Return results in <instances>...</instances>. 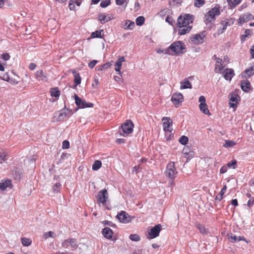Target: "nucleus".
Segmentation results:
<instances>
[{"mask_svg":"<svg viewBox=\"0 0 254 254\" xmlns=\"http://www.w3.org/2000/svg\"><path fill=\"white\" fill-rule=\"evenodd\" d=\"M62 246L65 249L70 247L72 250H73L78 247L77 242V240L74 238L67 239L62 243Z\"/></svg>","mask_w":254,"mask_h":254,"instance_id":"nucleus-9","label":"nucleus"},{"mask_svg":"<svg viewBox=\"0 0 254 254\" xmlns=\"http://www.w3.org/2000/svg\"><path fill=\"white\" fill-rule=\"evenodd\" d=\"M0 78L6 81H9L10 79L9 76L7 73L5 74H3V76H0Z\"/></svg>","mask_w":254,"mask_h":254,"instance_id":"nucleus-55","label":"nucleus"},{"mask_svg":"<svg viewBox=\"0 0 254 254\" xmlns=\"http://www.w3.org/2000/svg\"><path fill=\"white\" fill-rule=\"evenodd\" d=\"M183 153L184 154L185 157L187 159V161L190 160L194 156V152L191 151L190 148L188 146H186L184 148Z\"/></svg>","mask_w":254,"mask_h":254,"instance_id":"nucleus-17","label":"nucleus"},{"mask_svg":"<svg viewBox=\"0 0 254 254\" xmlns=\"http://www.w3.org/2000/svg\"><path fill=\"white\" fill-rule=\"evenodd\" d=\"M129 239L133 241L137 242L140 239L139 235L137 234H131L129 235Z\"/></svg>","mask_w":254,"mask_h":254,"instance_id":"nucleus-48","label":"nucleus"},{"mask_svg":"<svg viewBox=\"0 0 254 254\" xmlns=\"http://www.w3.org/2000/svg\"><path fill=\"white\" fill-rule=\"evenodd\" d=\"M194 17L190 14H184L180 15L178 18V25H184L186 26H190V24L193 23Z\"/></svg>","mask_w":254,"mask_h":254,"instance_id":"nucleus-2","label":"nucleus"},{"mask_svg":"<svg viewBox=\"0 0 254 254\" xmlns=\"http://www.w3.org/2000/svg\"><path fill=\"white\" fill-rule=\"evenodd\" d=\"M162 121H164L163 124L164 130L166 132L167 131L171 132L173 130L172 128L171 127L172 125V121H171L169 118L165 117L162 118Z\"/></svg>","mask_w":254,"mask_h":254,"instance_id":"nucleus-14","label":"nucleus"},{"mask_svg":"<svg viewBox=\"0 0 254 254\" xmlns=\"http://www.w3.org/2000/svg\"><path fill=\"white\" fill-rule=\"evenodd\" d=\"M104 35L103 30H96L91 33V36L93 38H102Z\"/></svg>","mask_w":254,"mask_h":254,"instance_id":"nucleus-29","label":"nucleus"},{"mask_svg":"<svg viewBox=\"0 0 254 254\" xmlns=\"http://www.w3.org/2000/svg\"><path fill=\"white\" fill-rule=\"evenodd\" d=\"M241 87L244 92H248L251 88L250 82L248 80H243L241 82Z\"/></svg>","mask_w":254,"mask_h":254,"instance_id":"nucleus-22","label":"nucleus"},{"mask_svg":"<svg viewBox=\"0 0 254 254\" xmlns=\"http://www.w3.org/2000/svg\"><path fill=\"white\" fill-rule=\"evenodd\" d=\"M228 239H229L230 242L232 243H235L240 241H244L248 243V242L246 240V238L244 236L238 237L236 235H234L232 233L228 234Z\"/></svg>","mask_w":254,"mask_h":254,"instance_id":"nucleus-16","label":"nucleus"},{"mask_svg":"<svg viewBox=\"0 0 254 254\" xmlns=\"http://www.w3.org/2000/svg\"><path fill=\"white\" fill-rule=\"evenodd\" d=\"M134 27V22L129 20H125V23L122 26V27L125 30H132Z\"/></svg>","mask_w":254,"mask_h":254,"instance_id":"nucleus-25","label":"nucleus"},{"mask_svg":"<svg viewBox=\"0 0 254 254\" xmlns=\"http://www.w3.org/2000/svg\"><path fill=\"white\" fill-rule=\"evenodd\" d=\"M170 51H171V49L170 48V46H169L168 48L164 49V53L165 54L173 55L172 54L170 53Z\"/></svg>","mask_w":254,"mask_h":254,"instance_id":"nucleus-63","label":"nucleus"},{"mask_svg":"<svg viewBox=\"0 0 254 254\" xmlns=\"http://www.w3.org/2000/svg\"><path fill=\"white\" fill-rule=\"evenodd\" d=\"M103 236L107 239H111L113 237V232L109 227H105L102 230Z\"/></svg>","mask_w":254,"mask_h":254,"instance_id":"nucleus-19","label":"nucleus"},{"mask_svg":"<svg viewBox=\"0 0 254 254\" xmlns=\"http://www.w3.org/2000/svg\"><path fill=\"white\" fill-rule=\"evenodd\" d=\"M98 61L96 60H93L89 63L88 64V66L90 68H93L95 64L97 63Z\"/></svg>","mask_w":254,"mask_h":254,"instance_id":"nucleus-56","label":"nucleus"},{"mask_svg":"<svg viewBox=\"0 0 254 254\" xmlns=\"http://www.w3.org/2000/svg\"><path fill=\"white\" fill-rule=\"evenodd\" d=\"M223 195L221 193H219L215 197V200L220 201L223 198Z\"/></svg>","mask_w":254,"mask_h":254,"instance_id":"nucleus-62","label":"nucleus"},{"mask_svg":"<svg viewBox=\"0 0 254 254\" xmlns=\"http://www.w3.org/2000/svg\"><path fill=\"white\" fill-rule=\"evenodd\" d=\"M224 78L228 81H231L235 75L234 70L232 68H227L222 72Z\"/></svg>","mask_w":254,"mask_h":254,"instance_id":"nucleus-15","label":"nucleus"},{"mask_svg":"<svg viewBox=\"0 0 254 254\" xmlns=\"http://www.w3.org/2000/svg\"><path fill=\"white\" fill-rule=\"evenodd\" d=\"M188 137L185 135H183L179 138V142L182 145H186L188 143Z\"/></svg>","mask_w":254,"mask_h":254,"instance_id":"nucleus-43","label":"nucleus"},{"mask_svg":"<svg viewBox=\"0 0 254 254\" xmlns=\"http://www.w3.org/2000/svg\"><path fill=\"white\" fill-rule=\"evenodd\" d=\"M7 155V154L5 152H0V163L1 164L5 162L7 160L6 157Z\"/></svg>","mask_w":254,"mask_h":254,"instance_id":"nucleus-42","label":"nucleus"},{"mask_svg":"<svg viewBox=\"0 0 254 254\" xmlns=\"http://www.w3.org/2000/svg\"><path fill=\"white\" fill-rule=\"evenodd\" d=\"M162 226L161 224H157L151 228L148 232L149 239H152L156 238L159 235L160 232L161 230Z\"/></svg>","mask_w":254,"mask_h":254,"instance_id":"nucleus-10","label":"nucleus"},{"mask_svg":"<svg viewBox=\"0 0 254 254\" xmlns=\"http://www.w3.org/2000/svg\"><path fill=\"white\" fill-rule=\"evenodd\" d=\"M177 171L175 166L174 162H170L166 166V170L165 172V176L173 181L176 177Z\"/></svg>","mask_w":254,"mask_h":254,"instance_id":"nucleus-5","label":"nucleus"},{"mask_svg":"<svg viewBox=\"0 0 254 254\" xmlns=\"http://www.w3.org/2000/svg\"><path fill=\"white\" fill-rule=\"evenodd\" d=\"M227 1L231 7H234L240 3L242 0H227Z\"/></svg>","mask_w":254,"mask_h":254,"instance_id":"nucleus-38","label":"nucleus"},{"mask_svg":"<svg viewBox=\"0 0 254 254\" xmlns=\"http://www.w3.org/2000/svg\"><path fill=\"white\" fill-rule=\"evenodd\" d=\"M145 21V18L143 16H140L136 18V24L138 26H141L143 24Z\"/></svg>","mask_w":254,"mask_h":254,"instance_id":"nucleus-40","label":"nucleus"},{"mask_svg":"<svg viewBox=\"0 0 254 254\" xmlns=\"http://www.w3.org/2000/svg\"><path fill=\"white\" fill-rule=\"evenodd\" d=\"M227 171V167L226 166H223L220 169V173L224 174L226 173Z\"/></svg>","mask_w":254,"mask_h":254,"instance_id":"nucleus-61","label":"nucleus"},{"mask_svg":"<svg viewBox=\"0 0 254 254\" xmlns=\"http://www.w3.org/2000/svg\"><path fill=\"white\" fill-rule=\"evenodd\" d=\"M73 74H74V83L75 84L74 87H76L77 85L80 84L81 77H80L79 73L76 72L75 71L73 72Z\"/></svg>","mask_w":254,"mask_h":254,"instance_id":"nucleus-32","label":"nucleus"},{"mask_svg":"<svg viewBox=\"0 0 254 254\" xmlns=\"http://www.w3.org/2000/svg\"><path fill=\"white\" fill-rule=\"evenodd\" d=\"M254 204V197H251L247 202L248 206L251 208L252 206Z\"/></svg>","mask_w":254,"mask_h":254,"instance_id":"nucleus-54","label":"nucleus"},{"mask_svg":"<svg viewBox=\"0 0 254 254\" xmlns=\"http://www.w3.org/2000/svg\"><path fill=\"white\" fill-rule=\"evenodd\" d=\"M236 144L235 142L231 140H226L223 146L225 148L233 147Z\"/></svg>","mask_w":254,"mask_h":254,"instance_id":"nucleus-39","label":"nucleus"},{"mask_svg":"<svg viewBox=\"0 0 254 254\" xmlns=\"http://www.w3.org/2000/svg\"><path fill=\"white\" fill-rule=\"evenodd\" d=\"M179 27L178 34L180 35H183L186 34L190 32L192 29V26H186L184 25H178Z\"/></svg>","mask_w":254,"mask_h":254,"instance_id":"nucleus-18","label":"nucleus"},{"mask_svg":"<svg viewBox=\"0 0 254 254\" xmlns=\"http://www.w3.org/2000/svg\"><path fill=\"white\" fill-rule=\"evenodd\" d=\"M196 226L201 234H207V230L203 225L198 223L196 225Z\"/></svg>","mask_w":254,"mask_h":254,"instance_id":"nucleus-37","label":"nucleus"},{"mask_svg":"<svg viewBox=\"0 0 254 254\" xmlns=\"http://www.w3.org/2000/svg\"><path fill=\"white\" fill-rule=\"evenodd\" d=\"M243 16L245 18V20H246L247 22L254 19V16L250 13H247L243 15Z\"/></svg>","mask_w":254,"mask_h":254,"instance_id":"nucleus-45","label":"nucleus"},{"mask_svg":"<svg viewBox=\"0 0 254 254\" xmlns=\"http://www.w3.org/2000/svg\"><path fill=\"white\" fill-rule=\"evenodd\" d=\"M36 67V65L34 63H30L29 65V68L31 70H34Z\"/></svg>","mask_w":254,"mask_h":254,"instance_id":"nucleus-64","label":"nucleus"},{"mask_svg":"<svg viewBox=\"0 0 254 254\" xmlns=\"http://www.w3.org/2000/svg\"><path fill=\"white\" fill-rule=\"evenodd\" d=\"M110 3V0H103L100 3V6L103 8H105L107 7Z\"/></svg>","mask_w":254,"mask_h":254,"instance_id":"nucleus-49","label":"nucleus"},{"mask_svg":"<svg viewBox=\"0 0 254 254\" xmlns=\"http://www.w3.org/2000/svg\"><path fill=\"white\" fill-rule=\"evenodd\" d=\"M199 102H200V104H206V100L205 98L203 96H201L199 98Z\"/></svg>","mask_w":254,"mask_h":254,"instance_id":"nucleus-60","label":"nucleus"},{"mask_svg":"<svg viewBox=\"0 0 254 254\" xmlns=\"http://www.w3.org/2000/svg\"><path fill=\"white\" fill-rule=\"evenodd\" d=\"M228 167L235 169L237 167V161L235 159L231 160L227 164Z\"/></svg>","mask_w":254,"mask_h":254,"instance_id":"nucleus-46","label":"nucleus"},{"mask_svg":"<svg viewBox=\"0 0 254 254\" xmlns=\"http://www.w3.org/2000/svg\"><path fill=\"white\" fill-rule=\"evenodd\" d=\"M36 76L37 78L42 80L47 81L48 80L46 75L42 70L37 71L36 73Z\"/></svg>","mask_w":254,"mask_h":254,"instance_id":"nucleus-30","label":"nucleus"},{"mask_svg":"<svg viewBox=\"0 0 254 254\" xmlns=\"http://www.w3.org/2000/svg\"><path fill=\"white\" fill-rule=\"evenodd\" d=\"M238 98H240V97H239L238 95L233 94L231 95V97H230L229 101L235 103H231L230 102H229L230 106L231 107L235 108L237 106Z\"/></svg>","mask_w":254,"mask_h":254,"instance_id":"nucleus-26","label":"nucleus"},{"mask_svg":"<svg viewBox=\"0 0 254 254\" xmlns=\"http://www.w3.org/2000/svg\"><path fill=\"white\" fill-rule=\"evenodd\" d=\"M102 223L104 225H107L113 228H115L116 227V224L113 223L112 222L108 221V220H104L102 222Z\"/></svg>","mask_w":254,"mask_h":254,"instance_id":"nucleus-50","label":"nucleus"},{"mask_svg":"<svg viewBox=\"0 0 254 254\" xmlns=\"http://www.w3.org/2000/svg\"><path fill=\"white\" fill-rule=\"evenodd\" d=\"M220 6L217 4L215 7L209 10L205 16V22L206 23L211 22L215 19V16L220 15Z\"/></svg>","mask_w":254,"mask_h":254,"instance_id":"nucleus-1","label":"nucleus"},{"mask_svg":"<svg viewBox=\"0 0 254 254\" xmlns=\"http://www.w3.org/2000/svg\"><path fill=\"white\" fill-rule=\"evenodd\" d=\"M199 108H200V110L204 114L208 115H210L209 111L207 108V106L206 104H202V103L200 104H199Z\"/></svg>","mask_w":254,"mask_h":254,"instance_id":"nucleus-33","label":"nucleus"},{"mask_svg":"<svg viewBox=\"0 0 254 254\" xmlns=\"http://www.w3.org/2000/svg\"><path fill=\"white\" fill-rule=\"evenodd\" d=\"M245 33V34L241 36V39L242 42L245 41L246 38L248 37L249 35H250V31L248 29L246 30Z\"/></svg>","mask_w":254,"mask_h":254,"instance_id":"nucleus-52","label":"nucleus"},{"mask_svg":"<svg viewBox=\"0 0 254 254\" xmlns=\"http://www.w3.org/2000/svg\"><path fill=\"white\" fill-rule=\"evenodd\" d=\"M51 95L58 99L60 96L61 92L57 87L51 88L50 90Z\"/></svg>","mask_w":254,"mask_h":254,"instance_id":"nucleus-31","label":"nucleus"},{"mask_svg":"<svg viewBox=\"0 0 254 254\" xmlns=\"http://www.w3.org/2000/svg\"><path fill=\"white\" fill-rule=\"evenodd\" d=\"M181 89H191L192 85L191 83L189 81L188 78H185L184 81L181 82Z\"/></svg>","mask_w":254,"mask_h":254,"instance_id":"nucleus-27","label":"nucleus"},{"mask_svg":"<svg viewBox=\"0 0 254 254\" xmlns=\"http://www.w3.org/2000/svg\"><path fill=\"white\" fill-rule=\"evenodd\" d=\"M73 97L75 99V103L78 108L84 109L85 108L93 107V104L87 103L85 100L81 99L76 94H74Z\"/></svg>","mask_w":254,"mask_h":254,"instance_id":"nucleus-7","label":"nucleus"},{"mask_svg":"<svg viewBox=\"0 0 254 254\" xmlns=\"http://www.w3.org/2000/svg\"><path fill=\"white\" fill-rule=\"evenodd\" d=\"M165 20H166V22L168 23L170 25H173V23L174 20L172 17L167 16Z\"/></svg>","mask_w":254,"mask_h":254,"instance_id":"nucleus-57","label":"nucleus"},{"mask_svg":"<svg viewBox=\"0 0 254 254\" xmlns=\"http://www.w3.org/2000/svg\"><path fill=\"white\" fill-rule=\"evenodd\" d=\"M112 65V64H111L109 62L106 63L101 66H100V67L98 68V70H103L104 69H107L108 68L110 67Z\"/></svg>","mask_w":254,"mask_h":254,"instance_id":"nucleus-47","label":"nucleus"},{"mask_svg":"<svg viewBox=\"0 0 254 254\" xmlns=\"http://www.w3.org/2000/svg\"><path fill=\"white\" fill-rule=\"evenodd\" d=\"M62 147L63 149H68L69 147L70 144L68 141L64 140L62 143Z\"/></svg>","mask_w":254,"mask_h":254,"instance_id":"nucleus-53","label":"nucleus"},{"mask_svg":"<svg viewBox=\"0 0 254 254\" xmlns=\"http://www.w3.org/2000/svg\"><path fill=\"white\" fill-rule=\"evenodd\" d=\"M221 24L222 25L223 27L222 28L218 30V34H221L224 32V31L226 30V28L228 25V22L227 21H222L221 22Z\"/></svg>","mask_w":254,"mask_h":254,"instance_id":"nucleus-35","label":"nucleus"},{"mask_svg":"<svg viewBox=\"0 0 254 254\" xmlns=\"http://www.w3.org/2000/svg\"><path fill=\"white\" fill-rule=\"evenodd\" d=\"M254 74V67L252 66L249 68L246 69L242 73L241 75L243 78H247L252 76Z\"/></svg>","mask_w":254,"mask_h":254,"instance_id":"nucleus-21","label":"nucleus"},{"mask_svg":"<svg viewBox=\"0 0 254 254\" xmlns=\"http://www.w3.org/2000/svg\"><path fill=\"white\" fill-rule=\"evenodd\" d=\"M21 242L23 246L27 247L31 245V241L27 238L23 237L21 239Z\"/></svg>","mask_w":254,"mask_h":254,"instance_id":"nucleus-36","label":"nucleus"},{"mask_svg":"<svg viewBox=\"0 0 254 254\" xmlns=\"http://www.w3.org/2000/svg\"><path fill=\"white\" fill-rule=\"evenodd\" d=\"M171 101L176 107H178L180 103L184 101L183 95L181 93H174L172 96Z\"/></svg>","mask_w":254,"mask_h":254,"instance_id":"nucleus-12","label":"nucleus"},{"mask_svg":"<svg viewBox=\"0 0 254 254\" xmlns=\"http://www.w3.org/2000/svg\"><path fill=\"white\" fill-rule=\"evenodd\" d=\"M11 185V181L10 180H6L4 182L0 183V189L4 190L6 189Z\"/></svg>","mask_w":254,"mask_h":254,"instance_id":"nucleus-28","label":"nucleus"},{"mask_svg":"<svg viewBox=\"0 0 254 254\" xmlns=\"http://www.w3.org/2000/svg\"><path fill=\"white\" fill-rule=\"evenodd\" d=\"M102 166V162L100 160H96L92 165V169L94 171H97Z\"/></svg>","mask_w":254,"mask_h":254,"instance_id":"nucleus-34","label":"nucleus"},{"mask_svg":"<svg viewBox=\"0 0 254 254\" xmlns=\"http://www.w3.org/2000/svg\"><path fill=\"white\" fill-rule=\"evenodd\" d=\"M54 234V233L52 231H49L48 232L45 233L43 234V238L46 240L50 237H53Z\"/></svg>","mask_w":254,"mask_h":254,"instance_id":"nucleus-51","label":"nucleus"},{"mask_svg":"<svg viewBox=\"0 0 254 254\" xmlns=\"http://www.w3.org/2000/svg\"><path fill=\"white\" fill-rule=\"evenodd\" d=\"M116 218L120 222L123 223H127L131 220L130 215L125 211H121V212L116 216Z\"/></svg>","mask_w":254,"mask_h":254,"instance_id":"nucleus-11","label":"nucleus"},{"mask_svg":"<svg viewBox=\"0 0 254 254\" xmlns=\"http://www.w3.org/2000/svg\"><path fill=\"white\" fill-rule=\"evenodd\" d=\"M205 3L204 0H194V5L196 7H200Z\"/></svg>","mask_w":254,"mask_h":254,"instance_id":"nucleus-44","label":"nucleus"},{"mask_svg":"<svg viewBox=\"0 0 254 254\" xmlns=\"http://www.w3.org/2000/svg\"><path fill=\"white\" fill-rule=\"evenodd\" d=\"M12 175L16 180H20L22 176V170L18 168H15L12 171Z\"/></svg>","mask_w":254,"mask_h":254,"instance_id":"nucleus-23","label":"nucleus"},{"mask_svg":"<svg viewBox=\"0 0 254 254\" xmlns=\"http://www.w3.org/2000/svg\"><path fill=\"white\" fill-rule=\"evenodd\" d=\"M99 20L102 24H105V23L113 19L112 15L107 16L105 14H100L98 16Z\"/></svg>","mask_w":254,"mask_h":254,"instance_id":"nucleus-24","label":"nucleus"},{"mask_svg":"<svg viewBox=\"0 0 254 254\" xmlns=\"http://www.w3.org/2000/svg\"><path fill=\"white\" fill-rule=\"evenodd\" d=\"M170 48L172 52L175 54L183 53V50L186 49V46L183 42L178 41L173 42L170 46Z\"/></svg>","mask_w":254,"mask_h":254,"instance_id":"nucleus-6","label":"nucleus"},{"mask_svg":"<svg viewBox=\"0 0 254 254\" xmlns=\"http://www.w3.org/2000/svg\"><path fill=\"white\" fill-rule=\"evenodd\" d=\"M2 59L4 61H7L10 58V56L8 53H4L1 55Z\"/></svg>","mask_w":254,"mask_h":254,"instance_id":"nucleus-59","label":"nucleus"},{"mask_svg":"<svg viewBox=\"0 0 254 254\" xmlns=\"http://www.w3.org/2000/svg\"><path fill=\"white\" fill-rule=\"evenodd\" d=\"M108 198V193L106 189H104L98 192L97 196V203L99 204L102 203L107 209L110 210L111 208L107 205Z\"/></svg>","mask_w":254,"mask_h":254,"instance_id":"nucleus-4","label":"nucleus"},{"mask_svg":"<svg viewBox=\"0 0 254 254\" xmlns=\"http://www.w3.org/2000/svg\"><path fill=\"white\" fill-rule=\"evenodd\" d=\"M133 127V124L130 120L127 121L119 129L120 134L126 136L132 132Z\"/></svg>","mask_w":254,"mask_h":254,"instance_id":"nucleus-3","label":"nucleus"},{"mask_svg":"<svg viewBox=\"0 0 254 254\" xmlns=\"http://www.w3.org/2000/svg\"><path fill=\"white\" fill-rule=\"evenodd\" d=\"M62 185L60 183H57L53 186V190L54 193H58L61 189Z\"/></svg>","mask_w":254,"mask_h":254,"instance_id":"nucleus-41","label":"nucleus"},{"mask_svg":"<svg viewBox=\"0 0 254 254\" xmlns=\"http://www.w3.org/2000/svg\"><path fill=\"white\" fill-rule=\"evenodd\" d=\"M206 31H203L199 33L194 34L190 37L191 42L194 45H199L203 43L204 38L206 36Z\"/></svg>","mask_w":254,"mask_h":254,"instance_id":"nucleus-8","label":"nucleus"},{"mask_svg":"<svg viewBox=\"0 0 254 254\" xmlns=\"http://www.w3.org/2000/svg\"><path fill=\"white\" fill-rule=\"evenodd\" d=\"M72 111L66 107L61 110V113L59 114L58 117V121H61L64 120L66 118H69L71 115Z\"/></svg>","mask_w":254,"mask_h":254,"instance_id":"nucleus-13","label":"nucleus"},{"mask_svg":"<svg viewBox=\"0 0 254 254\" xmlns=\"http://www.w3.org/2000/svg\"><path fill=\"white\" fill-rule=\"evenodd\" d=\"M212 59L214 60H215L216 62V63L217 64H220V65H217V64H215V71L216 72H217V70H218V71H221L223 68H224V66H223V64H222V60L219 58H217L216 55H214L213 57H212Z\"/></svg>","mask_w":254,"mask_h":254,"instance_id":"nucleus-20","label":"nucleus"},{"mask_svg":"<svg viewBox=\"0 0 254 254\" xmlns=\"http://www.w3.org/2000/svg\"><path fill=\"white\" fill-rule=\"evenodd\" d=\"M74 0H70L69 2V8L70 10H74L75 5L73 2Z\"/></svg>","mask_w":254,"mask_h":254,"instance_id":"nucleus-58","label":"nucleus"}]
</instances>
